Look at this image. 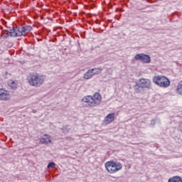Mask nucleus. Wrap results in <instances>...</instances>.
I'll return each mask as SVG.
<instances>
[{"label": "nucleus", "mask_w": 182, "mask_h": 182, "mask_svg": "<svg viewBox=\"0 0 182 182\" xmlns=\"http://www.w3.org/2000/svg\"><path fill=\"white\" fill-rule=\"evenodd\" d=\"M44 136L46 138L40 139V143L42 144H49V143H52V137L50 135L44 134Z\"/></svg>", "instance_id": "1a4fd4ad"}, {"label": "nucleus", "mask_w": 182, "mask_h": 182, "mask_svg": "<svg viewBox=\"0 0 182 182\" xmlns=\"http://www.w3.org/2000/svg\"><path fill=\"white\" fill-rule=\"evenodd\" d=\"M176 92L177 95H180L181 96H182V80H181L178 83Z\"/></svg>", "instance_id": "4468645a"}, {"label": "nucleus", "mask_w": 182, "mask_h": 182, "mask_svg": "<svg viewBox=\"0 0 182 182\" xmlns=\"http://www.w3.org/2000/svg\"><path fill=\"white\" fill-rule=\"evenodd\" d=\"M8 85L11 87V89H16V86H18V85L16 84V82H15V81L14 80H9Z\"/></svg>", "instance_id": "2eb2a0df"}, {"label": "nucleus", "mask_w": 182, "mask_h": 182, "mask_svg": "<svg viewBox=\"0 0 182 182\" xmlns=\"http://www.w3.org/2000/svg\"><path fill=\"white\" fill-rule=\"evenodd\" d=\"M11 95L8 90L0 89V100H9Z\"/></svg>", "instance_id": "423d86ee"}, {"label": "nucleus", "mask_w": 182, "mask_h": 182, "mask_svg": "<svg viewBox=\"0 0 182 182\" xmlns=\"http://www.w3.org/2000/svg\"><path fill=\"white\" fill-rule=\"evenodd\" d=\"M92 70H93L94 76L95 75H100L102 73V71L103 70L102 68H92Z\"/></svg>", "instance_id": "dca6fc26"}, {"label": "nucleus", "mask_w": 182, "mask_h": 182, "mask_svg": "<svg viewBox=\"0 0 182 182\" xmlns=\"http://www.w3.org/2000/svg\"><path fill=\"white\" fill-rule=\"evenodd\" d=\"M82 102L86 103L87 107H96V106H99L102 103V95L99 92H95L92 96H85Z\"/></svg>", "instance_id": "f257e3e1"}, {"label": "nucleus", "mask_w": 182, "mask_h": 182, "mask_svg": "<svg viewBox=\"0 0 182 182\" xmlns=\"http://www.w3.org/2000/svg\"><path fill=\"white\" fill-rule=\"evenodd\" d=\"M45 79L46 77L45 75H41L36 73H32L29 74L27 77V82L30 86H33L34 87H39L43 85L45 82Z\"/></svg>", "instance_id": "f03ea898"}, {"label": "nucleus", "mask_w": 182, "mask_h": 182, "mask_svg": "<svg viewBox=\"0 0 182 182\" xmlns=\"http://www.w3.org/2000/svg\"><path fill=\"white\" fill-rule=\"evenodd\" d=\"M56 166V164H55V162H50L48 164L47 168L50 169V168H55Z\"/></svg>", "instance_id": "a211bd4d"}, {"label": "nucleus", "mask_w": 182, "mask_h": 182, "mask_svg": "<svg viewBox=\"0 0 182 182\" xmlns=\"http://www.w3.org/2000/svg\"><path fill=\"white\" fill-rule=\"evenodd\" d=\"M115 114L114 113H110L105 118V122L107 124H109V123H112V122L114 121Z\"/></svg>", "instance_id": "9d476101"}, {"label": "nucleus", "mask_w": 182, "mask_h": 182, "mask_svg": "<svg viewBox=\"0 0 182 182\" xmlns=\"http://www.w3.org/2000/svg\"><path fill=\"white\" fill-rule=\"evenodd\" d=\"M154 83H156V85H158L159 86H160V76L159 75H156L154 77L153 79Z\"/></svg>", "instance_id": "f3484780"}, {"label": "nucleus", "mask_w": 182, "mask_h": 182, "mask_svg": "<svg viewBox=\"0 0 182 182\" xmlns=\"http://www.w3.org/2000/svg\"><path fill=\"white\" fill-rule=\"evenodd\" d=\"M170 86V80L165 76L160 77V87H168Z\"/></svg>", "instance_id": "6e6552de"}, {"label": "nucleus", "mask_w": 182, "mask_h": 182, "mask_svg": "<svg viewBox=\"0 0 182 182\" xmlns=\"http://www.w3.org/2000/svg\"><path fill=\"white\" fill-rule=\"evenodd\" d=\"M134 59L135 60H140L141 62H144V63H150V62H151V58H150V55L144 53L136 54L134 56Z\"/></svg>", "instance_id": "39448f33"}, {"label": "nucleus", "mask_w": 182, "mask_h": 182, "mask_svg": "<svg viewBox=\"0 0 182 182\" xmlns=\"http://www.w3.org/2000/svg\"><path fill=\"white\" fill-rule=\"evenodd\" d=\"M144 90V88L140 85V82L136 83L134 85L135 93H141Z\"/></svg>", "instance_id": "f8f14e48"}, {"label": "nucleus", "mask_w": 182, "mask_h": 182, "mask_svg": "<svg viewBox=\"0 0 182 182\" xmlns=\"http://www.w3.org/2000/svg\"><path fill=\"white\" fill-rule=\"evenodd\" d=\"M95 76V74L93 73V70H87L83 75L84 79L85 80H89V79H92Z\"/></svg>", "instance_id": "9b49d317"}, {"label": "nucleus", "mask_w": 182, "mask_h": 182, "mask_svg": "<svg viewBox=\"0 0 182 182\" xmlns=\"http://www.w3.org/2000/svg\"><path fill=\"white\" fill-rule=\"evenodd\" d=\"M32 31V26H25L21 28L16 27L13 28L12 29H10V31L7 33V35L9 36H23L24 35H26V33H29Z\"/></svg>", "instance_id": "7ed1b4c3"}, {"label": "nucleus", "mask_w": 182, "mask_h": 182, "mask_svg": "<svg viewBox=\"0 0 182 182\" xmlns=\"http://www.w3.org/2000/svg\"><path fill=\"white\" fill-rule=\"evenodd\" d=\"M105 167L109 174H114L123 168V165L120 162L112 160L107 161L105 164Z\"/></svg>", "instance_id": "20e7f679"}, {"label": "nucleus", "mask_w": 182, "mask_h": 182, "mask_svg": "<svg viewBox=\"0 0 182 182\" xmlns=\"http://www.w3.org/2000/svg\"><path fill=\"white\" fill-rule=\"evenodd\" d=\"M139 85L144 89L150 87L151 86V81L149 79L141 78L139 80Z\"/></svg>", "instance_id": "0eeeda50"}, {"label": "nucleus", "mask_w": 182, "mask_h": 182, "mask_svg": "<svg viewBox=\"0 0 182 182\" xmlns=\"http://www.w3.org/2000/svg\"><path fill=\"white\" fill-rule=\"evenodd\" d=\"M168 182H182V178L178 176H175L170 178L168 180Z\"/></svg>", "instance_id": "ddd939ff"}, {"label": "nucleus", "mask_w": 182, "mask_h": 182, "mask_svg": "<svg viewBox=\"0 0 182 182\" xmlns=\"http://www.w3.org/2000/svg\"><path fill=\"white\" fill-rule=\"evenodd\" d=\"M178 130H179L180 132H181V133H182V124H181L179 125V127H178Z\"/></svg>", "instance_id": "6ab92c4d"}]
</instances>
